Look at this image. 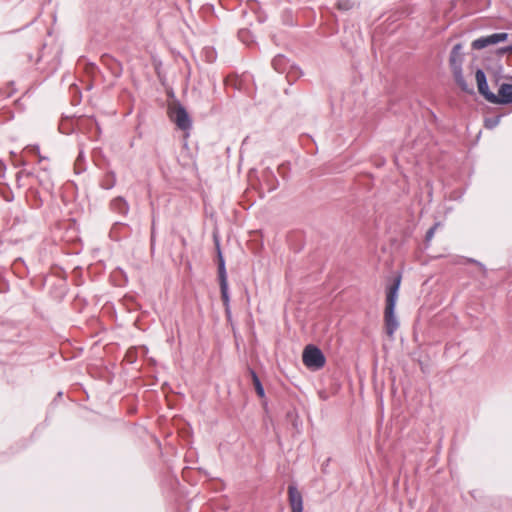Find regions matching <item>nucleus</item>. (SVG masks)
<instances>
[{"label":"nucleus","mask_w":512,"mask_h":512,"mask_svg":"<svg viewBox=\"0 0 512 512\" xmlns=\"http://www.w3.org/2000/svg\"><path fill=\"white\" fill-rule=\"evenodd\" d=\"M488 101L493 104L512 103V84L503 83L498 90V95H489Z\"/></svg>","instance_id":"obj_5"},{"label":"nucleus","mask_w":512,"mask_h":512,"mask_svg":"<svg viewBox=\"0 0 512 512\" xmlns=\"http://www.w3.org/2000/svg\"><path fill=\"white\" fill-rule=\"evenodd\" d=\"M401 284V276L395 277L393 283L386 290L384 327L389 338H393L399 327V321L395 316V307L398 299V291Z\"/></svg>","instance_id":"obj_1"},{"label":"nucleus","mask_w":512,"mask_h":512,"mask_svg":"<svg viewBox=\"0 0 512 512\" xmlns=\"http://www.w3.org/2000/svg\"><path fill=\"white\" fill-rule=\"evenodd\" d=\"M31 151L36 153V154H39V147L38 146H34L31 148Z\"/></svg>","instance_id":"obj_16"},{"label":"nucleus","mask_w":512,"mask_h":512,"mask_svg":"<svg viewBox=\"0 0 512 512\" xmlns=\"http://www.w3.org/2000/svg\"><path fill=\"white\" fill-rule=\"evenodd\" d=\"M462 50L463 47L462 44L460 43L454 45L452 48L449 57V64L452 71L462 68V63L464 59V54Z\"/></svg>","instance_id":"obj_8"},{"label":"nucleus","mask_w":512,"mask_h":512,"mask_svg":"<svg viewBox=\"0 0 512 512\" xmlns=\"http://www.w3.org/2000/svg\"><path fill=\"white\" fill-rule=\"evenodd\" d=\"M110 208L121 215H126L129 211L127 201L122 197H116L110 202Z\"/></svg>","instance_id":"obj_10"},{"label":"nucleus","mask_w":512,"mask_h":512,"mask_svg":"<svg viewBox=\"0 0 512 512\" xmlns=\"http://www.w3.org/2000/svg\"><path fill=\"white\" fill-rule=\"evenodd\" d=\"M336 6L339 10L348 11L354 7V2L351 0H339Z\"/></svg>","instance_id":"obj_14"},{"label":"nucleus","mask_w":512,"mask_h":512,"mask_svg":"<svg viewBox=\"0 0 512 512\" xmlns=\"http://www.w3.org/2000/svg\"><path fill=\"white\" fill-rule=\"evenodd\" d=\"M218 278H219V285H220V291H221V298L223 301V305L225 307V311L227 314L230 313V297L228 293V281H227V274H226V268H225V261L222 256V253L220 249L218 248Z\"/></svg>","instance_id":"obj_3"},{"label":"nucleus","mask_w":512,"mask_h":512,"mask_svg":"<svg viewBox=\"0 0 512 512\" xmlns=\"http://www.w3.org/2000/svg\"><path fill=\"white\" fill-rule=\"evenodd\" d=\"M249 374L251 376V379H252V382H253V385H254V388H255V391L257 393V395L260 397V398H264L265 397V391H264V388L262 386V383L257 375V373L249 368Z\"/></svg>","instance_id":"obj_12"},{"label":"nucleus","mask_w":512,"mask_h":512,"mask_svg":"<svg viewBox=\"0 0 512 512\" xmlns=\"http://www.w3.org/2000/svg\"><path fill=\"white\" fill-rule=\"evenodd\" d=\"M302 361L308 369L315 371L325 366L326 358L317 346L309 344L303 350Z\"/></svg>","instance_id":"obj_2"},{"label":"nucleus","mask_w":512,"mask_h":512,"mask_svg":"<svg viewBox=\"0 0 512 512\" xmlns=\"http://www.w3.org/2000/svg\"><path fill=\"white\" fill-rule=\"evenodd\" d=\"M288 500L291 512H303V497L294 485L288 486Z\"/></svg>","instance_id":"obj_7"},{"label":"nucleus","mask_w":512,"mask_h":512,"mask_svg":"<svg viewBox=\"0 0 512 512\" xmlns=\"http://www.w3.org/2000/svg\"><path fill=\"white\" fill-rule=\"evenodd\" d=\"M437 226H438V224H435V225H433V226H432V227L427 231L426 236H425V239H426V241H427V242L431 241V239L433 238L434 233H435V231H436V229H437Z\"/></svg>","instance_id":"obj_15"},{"label":"nucleus","mask_w":512,"mask_h":512,"mask_svg":"<svg viewBox=\"0 0 512 512\" xmlns=\"http://www.w3.org/2000/svg\"><path fill=\"white\" fill-rule=\"evenodd\" d=\"M475 78H476L479 93L481 95H483L484 98L488 101L489 95H494V93L489 91L487 80H486V75L483 72V70L478 69L476 71Z\"/></svg>","instance_id":"obj_9"},{"label":"nucleus","mask_w":512,"mask_h":512,"mask_svg":"<svg viewBox=\"0 0 512 512\" xmlns=\"http://www.w3.org/2000/svg\"><path fill=\"white\" fill-rule=\"evenodd\" d=\"M172 119L177 125V127L183 131H187L192 127L191 118L186 109L182 105H179L174 110Z\"/></svg>","instance_id":"obj_6"},{"label":"nucleus","mask_w":512,"mask_h":512,"mask_svg":"<svg viewBox=\"0 0 512 512\" xmlns=\"http://www.w3.org/2000/svg\"><path fill=\"white\" fill-rule=\"evenodd\" d=\"M116 183V177L114 173H107L104 178L102 179L101 186L104 189H111L115 186Z\"/></svg>","instance_id":"obj_13"},{"label":"nucleus","mask_w":512,"mask_h":512,"mask_svg":"<svg viewBox=\"0 0 512 512\" xmlns=\"http://www.w3.org/2000/svg\"><path fill=\"white\" fill-rule=\"evenodd\" d=\"M504 51H512V47L505 49Z\"/></svg>","instance_id":"obj_17"},{"label":"nucleus","mask_w":512,"mask_h":512,"mask_svg":"<svg viewBox=\"0 0 512 512\" xmlns=\"http://www.w3.org/2000/svg\"><path fill=\"white\" fill-rule=\"evenodd\" d=\"M508 38V34L507 33H504V32H501V33H494V34H491V35H488V36H484V37H480L478 39H475L473 42H472V48L474 50H481L489 45H494V44H497L499 42H503L505 40H507Z\"/></svg>","instance_id":"obj_4"},{"label":"nucleus","mask_w":512,"mask_h":512,"mask_svg":"<svg viewBox=\"0 0 512 512\" xmlns=\"http://www.w3.org/2000/svg\"><path fill=\"white\" fill-rule=\"evenodd\" d=\"M453 75H454V78H455V81L456 83L458 84V86L464 91V92H467V93H470L472 94L473 93V89L468 85V83L466 82V80L464 79V76H463V73H462V68L460 69H457V70H453Z\"/></svg>","instance_id":"obj_11"}]
</instances>
